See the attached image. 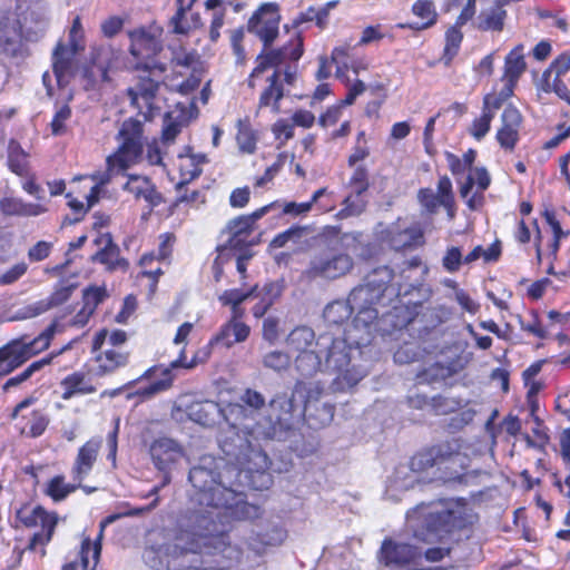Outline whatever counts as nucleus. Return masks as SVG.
<instances>
[{
	"label": "nucleus",
	"mask_w": 570,
	"mask_h": 570,
	"mask_svg": "<svg viewBox=\"0 0 570 570\" xmlns=\"http://www.w3.org/2000/svg\"><path fill=\"white\" fill-rule=\"evenodd\" d=\"M225 458L203 455L189 471V481L199 493L213 498L247 497V490H264L272 484L267 454L242 438L236 426L223 430L218 439Z\"/></svg>",
	"instance_id": "nucleus-1"
},
{
	"label": "nucleus",
	"mask_w": 570,
	"mask_h": 570,
	"mask_svg": "<svg viewBox=\"0 0 570 570\" xmlns=\"http://www.w3.org/2000/svg\"><path fill=\"white\" fill-rule=\"evenodd\" d=\"M288 347L297 353L320 348L326 350L325 367L338 373L333 381L334 391H345L355 386L367 373L362 363V351H356L346 335L322 333L315 340L312 328L299 326L287 336Z\"/></svg>",
	"instance_id": "nucleus-2"
},
{
	"label": "nucleus",
	"mask_w": 570,
	"mask_h": 570,
	"mask_svg": "<svg viewBox=\"0 0 570 570\" xmlns=\"http://www.w3.org/2000/svg\"><path fill=\"white\" fill-rule=\"evenodd\" d=\"M469 459L459 452L449 453L443 446L415 454L409 464L399 465L389 481L391 491L414 489L421 482L442 484L466 483Z\"/></svg>",
	"instance_id": "nucleus-3"
},
{
	"label": "nucleus",
	"mask_w": 570,
	"mask_h": 570,
	"mask_svg": "<svg viewBox=\"0 0 570 570\" xmlns=\"http://www.w3.org/2000/svg\"><path fill=\"white\" fill-rule=\"evenodd\" d=\"M245 413L237 420L232 419L224 430L236 426L238 434L247 440L254 448L261 449L259 441L282 439L291 429L293 417V401L286 393L277 394L268 406L269 415L261 417V410L265 405L263 395L256 391L247 390L240 397Z\"/></svg>",
	"instance_id": "nucleus-4"
},
{
	"label": "nucleus",
	"mask_w": 570,
	"mask_h": 570,
	"mask_svg": "<svg viewBox=\"0 0 570 570\" xmlns=\"http://www.w3.org/2000/svg\"><path fill=\"white\" fill-rule=\"evenodd\" d=\"M393 272L387 266H382L370 273L364 282L352 289L348 295L351 306L356 315L351 325L344 330L356 351L371 343L376 330L375 321L379 316L377 305L383 304L386 296L395 295L392 287Z\"/></svg>",
	"instance_id": "nucleus-5"
},
{
	"label": "nucleus",
	"mask_w": 570,
	"mask_h": 570,
	"mask_svg": "<svg viewBox=\"0 0 570 570\" xmlns=\"http://www.w3.org/2000/svg\"><path fill=\"white\" fill-rule=\"evenodd\" d=\"M163 29L157 24H150L135 29L129 32L130 55L137 60L135 69L141 70L139 82L128 89L131 105L144 114L145 117L153 115L154 99L159 87V81L150 76L157 77L166 71L165 63L157 62L154 56L161 49L160 37Z\"/></svg>",
	"instance_id": "nucleus-6"
},
{
	"label": "nucleus",
	"mask_w": 570,
	"mask_h": 570,
	"mask_svg": "<svg viewBox=\"0 0 570 570\" xmlns=\"http://www.w3.org/2000/svg\"><path fill=\"white\" fill-rule=\"evenodd\" d=\"M326 237L324 248L313 255L306 275L311 278L336 281L352 273L355 263L350 252L363 244L361 233H338Z\"/></svg>",
	"instance_id": "nucleus-7"
},
{
	"label": "nucleus",
	"mask_w": 570,
	"mask_h": 570,
	"mask_svg": "<svg viewBox=\"0 0 570 570\" xmlns=\"http://www.w3.org/2000/svg\"><path fill=\"white\" fill-rule=\"evenodd\" d=\"M119 146L117 150L106 159L107 170L91 175L95 185L86 196L88 206H94L98 199L101 188L108 184L114 174L127 170L138 163L142 154V125L139 120L128 119L122 122L117 135Z\"/></svg>",
	"instance_id": "nucleus-8"
},
{
	"label": "nucleus",
	"mask_w": 570,
	"mask_h": 570,
	"mask_svg": "<svg viewBox=\"0 0 570 570\" xmlns=\"http://www.w3.org/2000/svg\"><path fill=\"white\" fill-rule=\"evenodd\" d=\"M191 524L181 531L174 543L150 546L145 549L142 558L145 563L154 570H175L184 564V553L187 550L196 552L200 547L195 544V537L198 535V528L208 522V515L196 513L190 518Z\"/></svg>",
	"instance_id": "nucleus-9"
},
{
	"label": "nucleus",
	"mask_w": 570,
	"mask_h": 570,
	"mask_svg": "<svg viewBox=\"0 0 570 570\" xmlns=\"http://www.w3.org/2000/svg\"><path fill=\"white\" fill-rule=\"evenodd\" d=\"M83 48V30L80 18L76 17L69 31V43L67 46L58 43L52 55L53 78L59 88L69 83L73 73V58ZM42 81L47 88V94L51 96L53 91L52 76L45 72Z\"/></svg>",
	"instance_id": "nucleus-10"
},
{
	"label": "nucleus",
	"mask_w": 570,
	"mask_h": 570,
	"mask_svg": "<svg viewBox=\"0 0 570 570\" xmlns=\"http://www.w3.org/2000/svg\"><path fill=\"white\" fill-rule=\"evenodd\" d=\"M176 410L183 411L187 417L199 425L212 426L222 416L229 424L232 419L236 420L244 415L245 410L239 403L229 404L222 409L218 403L209 400H193L190 396H181L176 403Z\"/></svg>",
	"instance_id": "nucleus-11"
},
{
	"label": "nucleus",
	"mask_w": 570,
	"mask_h": 570,
	"mask_svg": "<svg viewBox=\"0 0 570 570\" xmlns=\"http://www.w3.org/2000/svg\"><path fill=\"white\" fill-rule=\"evenodd\" d=\"M17 519L26 527L41 525L42 531L37 532L31 538L27 549L38 551L40 547V556L46 554L45 546L51 540L56 524L57 515L48 513L35 501H23L20 507L16 508Z\"/></svg>",
	"instance_id": "nucleus-12"
},
{
	"label": "nucleus",
	"mask_w": 570,
	"mask_h": 570,
	"mask_svg": "<svg viewBox=\"0 0 570 570\" xmlns=\"http://www.w3.org/2000/svg\"><path fill=\"white\" fill-rule=\"evenodd\" d=\"M55 326L48 327L32 341L14 340L0 347V373H10L30 357L49 346Z\"/></svg>",
	"instance_id": "nucleus-13"
},
{
	"label": "nucleus",
	"mask_w": 570,
	"mask_h": 570,
	"mask_svg": "<svg viewBox=\"0 0 570 570\" xmlns=\"http://www.w3.org/2000/svg\"><path fill=\"white\" fill-rule=\"evenodd\" d=\"M121 66V51L110 45L94 47L89 66L82 70L83 86L94 89L100 83L110 81L109 71Z\"/></svg>",
	"instance_id": "nucleus-14"
},
{
	"label": "nucleus",
	"mask_w": 570,
	"mask_h": 570,
	"mask_svg": "<svg viewBox=\"0 0 570 570\" xmlns=\"http://www.w3.org/2000/svg\"><path fill=\"white\" fill-rule=\"evenodd\" d=\"M277 206H279V203L274 202L261 207L250 215L232 219L223 232V237H226V239L218 246V249L222 253L233 249L243 250L249 244L254 223Z\"/></svg>",
	"instance_id": "nucleus-15"
},
{
	"label": "nucleus",
	"mask_w": 570,
	"mask_h": 570,
	"mask_svg": "<svg viewBox=\"0 0 570 570\" xmlns=\"http://www.w3.org/2000/svg\"><path fill=\"white\" fill-rule=\"evenodd\" d=\"M281 14L278 4L266 2L253 13L247 30L255 35L265 47L271 46L278 36Z\"/></svg>",
	"instance_id": "nucleus-16"
},
{
	"label": "nucleus",
	"mask_w": 570,
	"mask_h": 570,
	"mask_svg": "<svg viewBox=\"0 0 570 570\" xmlns=\"http://www.w3.org/2000/svg\"><path fill=\"white\" fill-rule=\"evenodd\" d=\"M149 455L155 468L164 473L160 487L170 482L169 473L184 458L181 445L169 438H158L149 445Z\"/></svg>",
	"instance_id": "nucleus-17"
},
{
	"label": "nucleus",
	"mask_w": 570,
	"mask_h": 570,
	"mask_svg": "<svg viewBox=\"0 0 570 570\" xmlns=\"http://www.w3.org/2000/svg\"><path fill=\"white\" fill-rule=\"evenodd\" d=\"M21 27V21L16 12L0 9V50L4 55L12 58L23 56Z\"/></svg>",
	"instance_id": "nucleus-18"
},
{
	"label": "nucleus",
	"mask_w": 570,
	"mask_h": 570,
	"mask_svg": "<svg viewBox=\"0 0 570 570\" xmlns=\"http://www.w3.org/2000/svg\"><path fill=\"white\" fill-rule=\"evenodd\" d=\"M303 55V39L299 35H296L288 46L283 47L279 50H272L261 55L257 58V66L254 68L250 78L249 86L254 87V79L259 77L269 68H275L285 60L296 61Z\"/></svg>",
	"instance_id": "nucleus-19"
},
{
	"label": "nucleus",
	"mask_w": 570,
	"mask_h": 570,
	"mask_svg": "<svg viewBox=\"0 0 570 570\" xmlns=\"http://www.w3.org/2000/svg\"><path fill=\"white\" fill-rule=\"evenodd\" d=\"M419 556L420 550L416 547L386 538L382 542L377 559L386 567H401L415 560Z\"/></svg>",
	"instance_id": "nucleus-20"
},
{
	"label": "nucleus",
	"mask_w": 570,
	"mask_h": 570,
	"mask_svg": "<svg viewBox=\"0 0 570 570\" xmlns=\"http://www.w3.org/2000/svg\"><path fill=\"white\" fill-rule=\"evenodd\" d=\"M490 183L491 178L485 168H474L469 171L460 187V194L470 209L475 210L482 206L483 193Z\"/></svg>",
	"instance_id": "nucleus-21"
},
{
	"label": "nucleus",
	"mask_w": 570,
	"mask_h": 570,
	"mask_svg": "<svg viewBox=\"0 0 570 570\" xmlns=\"http://www.w3.org/2000/svg\"><path fill=\"white\" fill-rule=\"evenodd\" d=\"M522 125L520 111L512 105H508L501 115V125L497 131L495 138L501 148L512 151L519 139Z\"/></svg>",
	"instance_id": "nucleus-22"
},
{
	"label": "nucleus",
	"mask_w": 570,
	"mask_h": 570,
	"mask_svg": "<svg viewBox=\"0 0 570 570\" xmlns=\"http://www.w3.org/2000/svg\"><path fill=\"white\" fill-rule=\"evenodd\" d=\"M380 237L391 248L401 250L420 245L422 243L423 233L416 225L401 226L396 224L381 232Z\"/></svg>",
	"instance_id": "nucleus-23"
},
{
	"label": "nucleus",
	"mask_w": 570,
	"mask_h": 570,
	"mask_svg": "<svg viewBox=\"0 0 570 570\" xmlns=\"http://www.w3.org/2000/svg\"><path fill=\"white\" fill-rule=\"evenodd\" d=\"M75 286L59 284L50 297L29 304L20 308L11 320H26L36 317L53 306H58L69 299Z\"/></svg>",
	"instance_id": "nucleus-24"
},
{
	"label": "nucleus",
	"mask_w": 570,
	"mask_h": 570,
	"mask_svg": "<svg viewBox=\"0 0 570 570\" xmlns=\"http://www.w3.org/2000/svg\"><path fill=\"white\" fill-rule=\"evenodd\" d=\"M196 364H197L196 358H193L190 362H186L185 348L183 347L179 353L178 358L173 361L170 363L169 367H166L163 370V376H164L163 379L153 382L147 387H141V389H138L137 391H135L134 393H129L127 395V399L138 396V397L145 400V399L151 397L153 395H155L159 392L166 391L167 389L170 387L173 380H174V377L171 375L173 368H177V367L193 368Z\"/></svg>",
	"instance_id": "nucleus-25"
},
{
	"label": "nucleus",
	"mask_w": 570,
	"mask_h": 570,
	"mask_svg": "<svg viewBox=\"0 0 570 570\" xmlns=\"http://www.w3.org/2000/svg\"><path fill=\"white\" fill-rule=\"evenodd\" d=\"M98 351L95 356V372L99 376L111 374L128 364L129 353L125 348L102 347Z\"/></svg>",
	"instance_id": "nucleus-26"
},
{
	"label": "nucleus",
	"mask_w": 570,
	"mask_h": 570,
	"mask_svg": "<svg viewBox=\"0 0 570 570\" xmlns=\"http://www.w3.org/2000/svg\"><path fill=\"white\" fill-rule=\"evenodd\" d=\"M101 448L100 439H91L87 441L78 451L73 468L72 474L73 479L79 482L86 478L94 468V464L97 460L99 450Z\"/></svg>",
	"instance_id": "nucleus-27"
},
{
	"label": "nucleus",
	"mask_w": 570,
	"mask_h": 570,
	"mask_svg": "<svg viewBox=\"0 0 570 570\" xmlns=\"http://www.w3.org/2000/svg\"><path fill=\"white\" fill-rule=\"evenodd\" d=\"M124 189L136 199H144L150 207H156L161 203V196L156 190L155 185L146 176L130 175Z\"/></svg>",
	"instance_id": "nucleus-28"
},
{
	"label": "nucleus",
	"mask_w": 570,
	"mask_h": 570,
	"mask_svg": "<svg viewBox=\"0 0 570 570\" xmlns=\"http://www.w3.org/2000/svg\"><path fill=\"white\" fill-rule=\"evenodd\" d=\"M326 360V350H308L302 353H298L295 360V367L301 373L302 376H312L316 374L318 371H325L335 374V379L338 376V373L325 367Z\"/></svg>",
	"instance_id": "nucleus-29"
},
{
	"label": "nucleus",
	"mask_w": 570,
	"mask_h": 570,
	"mask_svg": "<svg viewBox=\"0 0 570 570\" xmlns=\"http://www.w3.org/2000/svg\"><path fill=\"white\" fill-rule=\"evenodd\" d=\"M240 320L242 317H235L232 315L230 320L222 326L220 331L212 340V343L230 347L236 343L246 341L250 333V328Z\"/></svg>",
	"instance_id": "nucleus-30"
},
{
	"label": "nucleus",
	"mask_w": 570,
	"mask_h": 570,
	"mask_svg": "<svg viewBox=\"0 0 570 570\" xmlns=\"http://www.w3.org/2000/svg\"><path fill=\"white\" fill-rule=\"evenodd\" d=\"M207 161L203 154H193L189 149L178 155V169L180 183L178 186L188 184L202 174V166Z\"/></svg>",
	"instance_id": "nucleus-31"
},
{
	"label": "nucleus",
	"mask_w": 570,
	"mask_h": 570,
	"mask_svg": "<svg viewBox=\"0 0 570 570\" xmlns=\"http://www.w3.org/2000/svg\"><path fill=\"white\" fill-rule=\"evenodd\" d=\"M100 242L104 244V247L94 255L92 259L105 265L110 271L117 268L126 269L128 263L119 258V249L112 244L111 237L104 235Z\"/></svg>",
	"instance_id": "nucleus-32"
},
{
	"label": "nucleus",
	"mask_w": 570,
	"mask_h": 570,
	"mask_svg": "<svg viewBox=\"0 0 570 570\" xmlns=\"http://www.w3.org/2000/svg\"><path fill=\"white\" fill-rule=\"evenodd\" d=\"M177 12L170 19V26L175 33L187 35L193 29H196L200 24V17L198 13H190L188 11L190 9L191 2L186 7L184 6L183 0H177Z\"/></svg>",
	"instance_id": "nucleus-33"
},
{
	"label": "nucleus",
	"mask_w": 570,
	"mask_h": 570,
	"mask_svg": "<svg viewBox=\"0 0 570 570\" xmlns=\"http://www.w3.org/2000/svg\"><path fill=\"white\" fill-rule=\"evenodd\" d=\"M323 393V389L318 383H297L295 389L289 396L293 401V412L296 410V401L301 400L303 412H307L312 409L313 403L317 402Z\"/></svg>",
	"instance_id": "nucleus-34"
},
{
	"label": "nucleus",
	"mask_w": 570,
	"mask_h": 570,
	"mask_svg": "<svg viewBox=\"0 0 570 570\" xmlns=\"http://www.w3.org/2000/svg\"><path fill=\"white\" fill-rule=\"evenodd\" d=\"M504 4H499L485 10H482L476 19V27L482 31H501L504 26L507 11L502 8Z\"/></svg>",
	"instance_id": "nucleus-35"
},
{
	"label": "nucleus",
	"mask_w": 570,
	"mask_h": 570,
	"mask_svg": "<svg viewBox=\"0 0 570 570\" xmlns=\"http://www.w3.org/2000/svg\"><path fill=\"white\" fill-rule=\"evenodd\" d=\"M279 73L277 70H274L271 76L267 77V81L269 82L268 87L262 92L259 97L258 107H271L273 112L277 114L279 111V101L283 98V87L278 81Z\"/></svg>",
	"instance_id": "nucleus-36"
},
{
	"label": "nucleus",
	"mask_w": 570,
	"mask_h": 570,
	"mask_svg": "<svg viewBox=\"0 0 570 570\" xmlns=\"http://www.w3.org/2000/svg\"><path fill=\"white\" fill-rule=\"evenodd\" d=\"M523 50V46L519 45L505 57L503 79H511V82H518L527 68Z\"/></svg>",
	"instance_id": "nucleus-37"
},
{
	"label": "nucleus",
	"mask_w": 570,
	"mask_h": 570,
	"mask_svg": "<svg viewBox=\"0 0 570 570\" xmlns=\"http://www.w3.org/2000/svg\"><path fill=\"white\" fill-rule=\"evenodd\" d=\"M413 14L419 19L411 27L416 30L425 29L435 23L438 13L430 0H417L412 7Z\"/></svg>",
	"instance_id": "nucleus-38"
},
{
	"label": "nucleus",
	"mask_w": 570,
	"mask_h": 570,
	"mask_svg": "<svg viewBox=\"0 0 570 570\" xmlns=\"http://www.w3.org/2000/svg\"><path fill=\"white\" fill-rule=\"evenodd\" d=\"M282 286L277 283L266 284L261 292L254 294L255 297H259V302L253 307V315L256 318H261L267 312V309L275 303L281 296Z\"/></svg>",
	"instance_id": "nucleus-39"
},
{
	"label": "nucleus",
	"mask_w": 570,
	"mask_h": 570,
	"mask_svg": "<svg viewBox=\"0 0 570 570\" xmlns=\"http://www.w3.org/2000/svg\"><path fill=\"white\" fill-rule=\"evenodd\" d=\"M255 293L256 286L248 291L228 289L222 293L218 299L223 305L232 307V315H234L235 317H243L245 311L240 306V304L248 297L254 296Z\"/></svg>",
	"instance_id": "nucleus-40"
},
{
	"label": "nucleus",
	"mask_w": 570,
	"mask_h": 570,
	"mask_svg": "<svg viewBox=\"0 0 570 570\" xmlns=\"http://www.w3.org/2000/svg\"><path fill=\"white\" fill-rule=\"evenodd\" d=\"M127 341L126 332L116 330L108 332L106 330L99 331L92 341V351L98 352L102 347L107 348H124V344Z\"/></svg>",
	"instance_id": "nucleus-41"
},
{
	"label": "nucleus",
	"mask_w": 570,
	"mask_h": 570,
	"mask_svg": "<svg viewBox=\"0 0 570 570\" xmlns=\"http://www.w3.org/2000/svg\"><path fill=\"white\" fill-rule=\"evenodd\" d=\"M355 309L351 306L350 301H334L330 303L323 313L324 321L330 325H340L348 320Z\"/></svg>",
	"instance_id": "nucleus-42"
},
{
	"label": "nucleus",
	"mask_w": 570,
	"mask_h": 570,
	"mask_svg": "<svg viewBox=\"0 0 570 570\" xmlns=\"http://www.w3.org/2000/svg\"><path fill=\"white\" fill-rule=\"evenodd\" d=\"M8 165L18 176H29L28 155L16 141L11 140L8 147Z\"/></svg>",
	"instance_id": "nucleus-43"
},
{
	"label": "nucleus",
	"mask_w": 570,
	"mask_h": 570,
	"mask_svg": "<svg viewBox=\"0 0 570 570\" xmlns=\"http://www.w3.org/2000/svg\"><path fill=\"white\" fill-rule=\"evenodd\" d=\"M61 385L63 387L62 399L65 400L70 399L75 394H89L95 391V389L86 382L81 373H73L67 376Z\"/></svg>",
	"instance_id": "nucleus-44"
},
{
	"label": "nucleus",
	"mask_w": 570,
	"mask_h": 570,
	"mask_svg": "<svg viewBox=\"0 0 570 570\" xmlns=\"http://www.w3.org/2000/svg\"><path fill=\"white\" fill-rule=\"evenodd\" d=\"M236 140L239 149L243 153L253 154L255 151L257 138L254 130L246 121H238Z\"/></svg>",
	"instance_id": "nucleus-45"
},
{
	"label": "nucleus",
	"mask_w": 570,
	"mask_h": 570,
	"mask_svg": "<svg viewBox=\"0 0 570 570\" xmlns=\"http://www.w3.org/2000/svg\"><path fill=\"white\" fill-rule=\"evenodd\" d=\"M47 425V416L40 411H32L26 424L21 428V433L28 436L37 438L45 432Z\"/></svg>",
	"instance_id": "nucleus-46"
},
{
	"label": "nucleus",
	"mask_w": 570,
	"mask_h": 570,
	"mask_svg": "<svg viewBox=\"0 0 570 570\" xmlns=\"http://www.w3.org/2000/svg\"><path fill=\"white\" fill-rule=\"evenodd\" d=\"M306 227L293 226L286 229L285 232L276 235L271 242V247L281 248L288 243L298 244L303 236L306 235Z\"/></svg>",
	"instance_id": "nucleus-47"
},
{
	"label": "nucleus",
	"mask_w": 570,
	"mask_h": 570,
	"mask_svg": "<svg viewBox=\"0 0 570 570\" xmlns=\"http://www.w3.org/2000/svg\"><path fill=\"white\" fill-rule=\"evenodd\" d=\"M463 35L460 31L459 26L451 27L445 33V47H444V59L445 63H449L453 57L458 53L460 45L462 42Z\"/></svg>",
	"instance_id": "nucleus-48"
},
{
	"label": "nucleus",
	"mask_w": 570,
	"mask_h": 570,
	"mask_svg": "<svg viewBox=\"0 0 570 570\" xmlns=\"http://www.w3.org/2000/svg\"><path fill=\"white\" fill-rule=\"evenodd\" d=\"M49 363L48 358H42L31 363L23 372L10 377L3 385L4 391H9L11 387H16L27 380H29L36 372L40 371L45 365Z\"/></svg>",
	"instance_id": "nucleus-49"
},
{
	"label": "nucleus",
	"mask_w": 570,
	"mask_h": 570,
	"mask_svg": "<svg viewBox=\"0 0 570 570\" xmlns=\"http://www.w3.org/2000/svg\"><path fill=\"white\" fill-rule=\"evenodd\" d=\"M263 364L275 372H282L288 368L291 357L285 352L271 351L264 355Z\"/></svg>",
	"instance_id": "nucleus-50"
},
{
	"label": "nucleus",
	"mask_w": 570,
	"mask_h": 570,
	"mask_svg": "<svg viewBox=\"0 0 570 570\" xmlns=\"http://www.w3.org/2000/svg\"><path fill=\"white\" fill-rule=\"evenodd\" d=\"M76 489L75 483H68L65 481L63 476H55L48 485L47 494L51 497V499H65L69 494H71Z\"/></svg>",
	"instance_id": "nucleus-51"
},
{
	"label": "nucleus",
	"mask_w": 570,
	"mask_h": 570,
	"mask_svg": "<svg viewBox=\"0 0 570 570\" xmlns=\"http://www.w3.org/2000/svg\"><path fill=\"white\" fill-rule=\"evenodd\" d=\"M570 70V51L562 52L543 72L542 78H560Z\"/></svg>",
	"instance_id": "nucleus-52"
},
{
	"label": "nucleus",
	"mask_w": 570,
	"mask_h": 570,
	"mask_svg": "<svg viewBox=\"0 0 570 570\" xmlns=\"http://www.w3.org/2000/svg\"><path fill=\"white\" fill-rule=\"evenodd\" d=\"M155 508V504H149L148 507L146 508H135V509H127V508H124L121 509L120 511L116 512V513H112V514H109L108 517H106L101 522H100V533H99V540L101 539L102 537V531L104 529L111 524L112 522H115L116 520L120 519V518H124V517H137V515H140L141 513L144 512H149L151 511L153 509Z\"/></svg>",
	"instance_id": "nucleus-53"
},
{
	"label": "nucleus",
	"mask_w": 570,
	"mask_h": 570,
	"mask_svg": "<svg viewBox=\"0 0 570 570\" xmlns=\"http://www.w3.org/2000/svg\"><path fill=\"white\" fill-rule=\"evenodd\" d=\"M353 168L354 171L350 178L348 187L355 194H363L368 188L367 169L363 165Z\"/></svg>",
	"instance_id": "nucleus-54"
},
{
	"label": "nucleus",
	"mask_w": 570,
	"mask_h": 570,
	"mask_svg": "<svg viewBox=\"0 0 570 570\" xmlns=\"http://www.w3.org/2000/svg\"><path fill=\"white\" fill-rule=\"evenodd\" d=\"M541 89L546 92H554L559 98L570 105V88L560 78H542Z\"/></svg>",
	"instance_id": "nucleus-55"
},
{
	"label": "nucleus",
	"mask_w": 570,
	"mask_h": 570,
	"mask_svg": "<svg viewBox=\"0 0 570 570\" xmlns=\"http://www.w3.org/2000/svg\"><path fill=\"white\" fill-rule=\"evenodd\" d=\"M365 205L366 203L362 194H355L351 190L350 195L344 200V208L341 210L340 215L342 217L360 215L364 210Z\"/></svg>",
	"instance_id": "nucleus-56"
},
{
	"label": "nucleus",
	"mask_w": 570,
	"mask_h": 570,
	"mask_svg": "<svg viewBox=\"0 0 570 570\" xmlns=\"http://www.w3.org/2000/svg\"><path fill=\"white\" fill-rule=\"evenodd\" d=\"M229 510L232 517L237 520L254 519L259 513V508L249 501H235Z\"/></svg>",
	"instance_id": "nucleus-57"
},
{
	"label": "nucleus",
	"mask_w": 570,
	"mask_h": 570,
	"mask_svg": "<svg viewBox=\"0 0 570 570\" xmlns=\"http://www.w3.org/2000/svg\"><path fill=\"white\" fill-rule=\"evenodd\" d=\"M71 117V110L67 105L59 107L50 124L51 131L56 136L63 135L67 130V121Z\"/></svg>",
	"instance_id": "nucleus-58"
},
{
	"label": "nucleus",
	"mask_w": 570,
	"mask_h": 570,
	"mask_svg": "<svg viewBox=\"0 0 570 570\" xmlns=\"http://www.w3.org/2000/svg\"><path fill=\"white\" fill-rule=\"evenodd\" d=\"M272 132L276 140L285 144L294 137V125L288 119H278L272 127Z\"/></svg>",
	"instance_id": "nucleus-59"
},
{
	"label": "nucleus",
	"mask_w": 570,
	"mask_h": 570,
	"mask_svg": "<svg viewBox=\"0 0 570 570\" xmlns=\"http://www.w3.org/2000/svg\"><path fill=\"white\" fill-rule=\"evenodd\" d=\"M101 551L99 542L92 543L89 538L83 539L80 550L81 566L86 570L89 567V553L91 552L95 562L98 561Z\"/></svg>",
	"instance_id": "nucleus-60"
},
{
	"label": "nucleus",
	"mask_w": 570,
	"mask_h": 570,
	"mask_svg": "<svg viewBox=\"0 0 570 570\" xmlns=\"http://www.w3.org/2000/svg\"><path fill=\"white\" fill-rule=\"evenodd\" d=\"M350 45H343L335 47L332 51L331 60L337 66L336 77H343L344 72L347 70V61L346 58L348 56Z\"/></svg>",
	"instance_id": "nucleus-61"
},
{
	"label": "nucleus",
	"mask_w": 570,
	"mask_h": 570,
	"mask_svg": "<svg viewBox=\"0 0 570 570\" xmlns=\"http://www.w3.org/2000/svg\"><path fill=\"white\" fill-rule=\"evenodd\" d=\"M106 295V289L104 287L87 288L83 293V306L89 308V313H94Z\"/></svg>",
	"instance_id": "nucleus-62"
},
{
	"label": "nucleus",
	"mask_w": 570,
	"mask_h": 570,
	"mask_svg": "<svg viewBox=\"0 0 570 570\" xmlns=\"http://www.w3.org/2000/svg\"><path fill=\"white\" fill-rule=\"evenodd\" d=\"M492 119L491 114L482 111L481 116L473 121L470 134L475 139L481 140L489 132Z\"/></svg>",
	"instance_id": "nucleus-63"
},
{
	"label": "nucleus",
	"mask_w": 570,
	"mask_h": 570,
	"mask_svg": "<svg viewBox=\"0 0 570 570\" xmlns=\"http://www.w3.org/2000/svg\"><path fill=\"white\" fill-rule=\"evenodd\" d=\"M180 122L173 120L171 115L169 112L166 114L161 136L163 145H168L173 142L176 136L180 132Z\"/></svg>",
	"instance_id": "nucleus-64"
}]
</instances>
